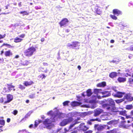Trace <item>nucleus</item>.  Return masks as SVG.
Segmentation results:
<instances>
[{"label": "nucleus", "mask_w": 133, "mask_h": 133, "mask_svg": "<svg viewBox=\"0 0 133 133\" xmlns=\"http://www.w3.org/2000/svg\"><path fill=\"white\" fill-rule=\"evenodd\" d=\"M47 115L51 116V118H48L46 119L43 122V123L45 124L46 127L48 128H51L53 126L54 124L52 123L57 120L58 118H64L65 116V114L59 112H57L56 115H54L52 111L48 112L47 113Z\"/></svg>", "instance_id": "obj_1"}, {"label": "nucleus", "mask_w": 133, "mask_h": 133, "mask_svg": "<svg viewBox=\"0 0 133 133\" xmlns=\"http://www.w3.org/2000/svg\"><path fill=\"white\" fill-rule=\"evenodd\" d=\"M95 93L96 94H97L99 93H101L102 95H104L102 97H106L109 96L110 95V93L107 91L103 92L101 89H95L94 90Z\"/></svg>", "instance_id": "obj_2"}, {"label": "nucleus", "mask_w": 133, "mask_h": 133, "mask_svg": "<svg viewBox=\"0 0 133 133\" xmlns=\"http://www.w3.org/2000/svg\"><path fill=\"white\" fill-rule=\"evenodd\" d=\"M35 51V49L34 47H31L25 51V54L27 56H30L33 54Z\"/></svg>", "instance_id": "obj_3"}, {"label": "nucleus", "mask_w": 133, "mask_h": 133, "mask_svg": "<svg viewBox=\"0 0 133 133\" xmlns=\"http://www.w3.org/2000/svg\"><path fill=\"white\" fill-rule=\"evenodd\" d=\"M72 119L71 117H69L68 118L64 119L60 123V125L62 126H65L71 122Z\"/></svg>", "instance_id": "obj_4"}, {"label": "nucleus", "mask_w": 133, "mask_h": 133, "mask_svg": "<svg viewBox=\"0 0 133 133\" xmlns=\"http://www.w3.org/2000/svg\"><path fill=\"white\" fill-rule=\"evenodd\" d=\"M76 124L75 123V124H73L71 125L70 126L69 128L68 129L65 128L64 129V131H65V132H69L68 133H76V131H73L71 132H70L71 131H72L73 129H74V128H73L74 127V126Z\"/></svg>", "instance_id": "obj_5"}, {"label": "nucleus", "mask_w": 133, "mask_h": 133, "mask_svg": "<svg viewBox=\"0 0 133 133\" xmlns=\"http://www.w3.org/2000/svg\"><path fill=\"white\" fill-rule=\"evenodd\" d=\"M89 129V128L85 126L84 124L82 123L77 128V129L79 130H82L84 131H85Z\"/></svg>", "instance_id": "obj_6"}, {"label": "nucleus", "mask_w": 133, "mask_h": 133, "mask_svg": "<svg viewBox=\"0 0 133 133\" xmlns=\"http://www.w3.org/2000/svg\"><path fill=\"white\" fill-rule=\"evenodd\" d=\"M69 21L66 18H64L59 23V24L61 27L65 25L69 22Z\"/></svg>", "instance_id": "obj_7"}, {"label": "nucleus", "mask_w": 133, "mask_h": 133, "mask_svg": "<svg viewBox=\"0 0 133 133\" xmlns=\"http://www.w3.org/2000/svg\"><path fill=\"white\" fill-rule=\"evenodd\" d=\"M13 88L11 86H9V85H7L5 86V87L3 89L2 92V93L4 94L5 93L8 92L10 91V89H9V87Z\"/></svg>", "instance_id": "obj_8"}, {"label": "nucleus", "mask_w": 133, "mask_h": 133, "mask_svg": "<svg viewBox=\"0 0 133 133\" xmlns=\"http://www.w3.org/2000/svg\"><path fill=\"white\" fill-rule=\"evenodd\" d=\"M80 46V43L78 42H73L72 48L74 49H78Z\"/></svg>", "instance_id": "obj_9"}, {"label": "nucleus", "mask_w": 133, "mask_h": 133, "mask_svg": "<svg viewBox=\"0 0 133 133\" xmlns=\"http://www.w3.org/2000/svg\"><path fill=\"white\" fill-rule=\"evenodd\" d=\"M124 95L125 93L124 92H118L116 94L114 93H113V95L114 96L118 98H121L123 96V95Z\"/></svg>", "instance_id": "obj_10"}, {"label": "nucleus", "mask_w": 133, "mask_h": 133, "mask_svg": "<svg viewBox=\"0 0 133 133\" xmlns=\"http://www.w3.org/2000/svg\"><path fill=\"white\" fill-rule=\"evenodd\" d=\"M124 98L129 101H131L133 100V98L130 94H127L124 95Z\"/></svg>", "instance_id": "obj_11"}, {"label": "nucleus", "mask_w": 133, "mask_h": 133, "mask_svg": "<svg viewBox=\"0 0 133 133\" xmlns=\"http://www.w3.org/2000/svg\"><path fill=\"white\" fill-rule=\"evenodd\" d=\"M46 119H45L44 121H42L39 119H38L37 120H36L35 121V127L36 128L37 127L38 125L40 123H42V122H43V123L45 125V127H44V128H47L46 127V126L45 125V124L43 122Z\"/></svg>", "instance_id": "obj_12"}, {"label": "nucleus", "mask_w": 133, "mask_h": 133, "mask_svg": "<svg viewBox=\"0 0 133 133\" xmlns=\"http://www.w3.org/2000/svg\"><path fill=\"white\" fill-rule=\"evenodd\" d=\"M103 111L100 109H96L95 110V116H97L101 113Z\"/></svg>", "instance_id": "obj_13"}, {"label": "nucleus", "mask_w": 133, "mask_h": 133, "mask_svg": "<svg viewBox=\"0 0 133 133\" xmlns=\"http://www.w3.org/2000/svg\"><path fill=\"white\" fill-rule=\"evenodd\" d=\"M113 13L114 15H116L117 16L121 14V12L117 9H115L113 10Z\"/></svg>", "instance_id": "obj_14"}, {"label": "nucleus", "mask_w": 133, "mask_h": 133, "mask_svg": "<svg viewBox=\"0 0 133 133\" xmlns=\"http://www.w3.org/2000/svg\"><path fill=\"white\" fill-rule=\"evenodd\" d=\"M4 54L6 56L10 57L12 55L13 53L10 50H9L5 51L4 53Z\"/></svg>", "instance_id": "obj_15"}, {"label": "nucleus", "mask_w": 133, "mask_h": 133, "mask_svg": "<svg viewBox=\"0 0 133 133\" xmlns=\"http://www.w3.org/2000/svg\"><path fill=\"white\" fill-rule=\"evenodd\" d=\"M13 96L12 95L10 94L8 95L7 96V100L8 103L11 101L13 99Z\"/></svg>", "instance_id": "obj_16"}, {"label": "nucleus", "mask_w": 133, "mask_h": 133, "mask_svg": "<svg viewBox=\"0 0 133 133\" xmlns=\"http://www.w3.org/2000/svg\"><path fill=\"white\" fill-rule=\"evenodd\" d=\"M33 83V82L31 81H24L23 83V84L26 86L30 85Z\"/></svg>", "instance_id": "obj_17"}, {"label": "nucleus", "mask_w": 133, "mask_h": 133, "mask_svg": "<svg viewBox=\"0 0 133 133\" xmlns=\"http://www.w3.org/2000/svg\"><path fill=\"white\" fill-rule=\"evenodd\" d=\"M118 74H120L119 72H118L117 73L113 72L111 73L109 75V77L111 78H113L117 76V75Z\"/></svg>", "instance_id": "obj_18"}, {"label": "nucleus", "mask_w": 133, "mask_h": 133, "mask_svg": "<svg viewBox=\"0 0 133 133\" xmlns=\"http://www.w3.org/2000/svg\"><path fill=\"white\" fill-rule=\"evenodd\" d=\"M106 83L105 82H103L99 83L97 84V86L98 87H104L106 86Z\"/></svg>", "instance_id": "obj_19"}, {"label": "nucleus", "mask_w": 133, "mask_h": 133, "mask_svg": "<svg viewBox=\"0 0 133 133\" xmlns=\"http://www.w3.org/2000/svg\"><path fill=\"white\" fill-rule=\"evenodd\" d=\"M101 118L102 120H104L108 119V115L107 113H104V114L102 115Z\"/></svg>", "instance_id": "obj_20"}, {"label": "nucleus", "mask_w": 133, "mask_h": 133, "mask_svg": "<svg viewBox=\"0 0 133 133\" xmlns=\"http://www.w3.org/2000/svg\"><path fill=\"white\" fill-rule=\"evenodd\" d=\"M81 104V103L79 102L76 101H74L71 103V105L73 107L79 105Z\"/></svg>", "instance_id": "obj_21"}, {"label": "nucleus", "mask_w": 133, "mask_h": 133, "mask_svg": "<svg viewBox=\"0 0 133 133\" xmlns=\"http://www.w3.org/2000/svg\"><path fill=\"white\" fill-rule=\"evenodd\" d=\"M0 102L4 103L5 104L6 103H8L7 102V100H6L5 98L2 97L0 99Z\"/></svg>", "instance_id": "obj_22"}, {"label": "nucleus", "mask_w": 133, "mask_h": 133, "mask_svg": "<svg viewBox=\"0 0 133 133\" xmlns=\"http://www.w3.org/2000/svg\"><path fill=\"white\" fill-rule=\"evenodd\" d=\"M117 80L119 82H123L126 81V78L119 77L118 78Z\"/></svg>", "instance_id": "obj_23"}, {"label": "nucleus", "mask_w": 133, "mask_h": 133, "mask_svg": "<svg viewBox=\"0 0 133 133\" xmlns=\"http://www.w3.org/2000/svg\"><path fill=\"white\" fill-rule=\"evenodd\" d=\"M22 40V39L18 37H16L14 39V41L16 43H18L21 42Z\"/></svg>", "instance_id": "obj_24"}, {"label": "nucleus", "mask_w": 133, "mask_h": 133, "mask_svg": "<svg viewBox=\"0 0 133 133\" xmlns=\"http://www.w3.org/2000/svg\"><path fill=\"white\" fill-rule=\"evenodd\" d=\"M108 101L109 103L110 104L114 106L115 104V102L111 98L108 99Z\"/></svg>", "instance_id": "obj_25"}, {"label": "nucleus", "mask_w": 133, "mask_h": 133, "mask_svg": "<svg viewBox=\"0 0 133 133\" xmlns=\"http://www.w3.org/2000/svg\"><path fill=\"white\" fill-rule=\"evenodd\" d=\"M0 124L4 125L5 124L4 121L2 117H0Z\"/></svg>", "instance_id": "obj_26"}, {"label": "nucleus", "mask_w": 133, "mask_h": 133, "mask_svg": "<svg viewBox=\"0 0 133 133\" xmlns=\"http://www.w3.org/2000/svg\"><path fill=\"white\" fill-rule=\"evenodd\" d=\"M87 95L88 96H90L92 94L91 90L89 89L87 90Z\"/></svg>", "instance_id": "obj_27"}, {"label": "nucleus", "mask_w": 133, "mask_h": 133, "mask_svg": "<svg viewBox=\"0 0 133 133\" xmlns=\"http://www.w3.org/2000/svg\"><path fill=\"white\" fill-rule=\"evenodd\" d=\"M133 108V106L132 105H128L126 106L125 108L128 110H130Z\"/></svg>", "instance_id": "obj_28"}, {"label": "nucleus", "mask_w": 133, "mask_h": 133, "mask_svg": "<svg viewBox=\"0 0 133 133\" xmlns=\"http://www.w3.org/2000/svg\"><path fill=\"white\" fill-rule=\"evenodd\" d=\"M45 77V76L43 74L40 75L38 76V78L39 79H42L43 78H44Z\"/></svg>", "instance_id": "obj_29"}, {"label": "nucleus", "mask_w": 133, "mask_h": 133, "mask_svg": "<svg viewBox=\"0 0 133 133\" xmlns=\"http://www.w3.org/2000/svg\"><path fill=\"white\" fill-rule=\"evenodd\" d=\"M119 114L123 116L126 115V111L124 110L123 111H121L119 112Z\"/></svg>", "instance_id": "obj_30"}, {"label": "nucleus", "mask_w": 133, "mask_h": 133, "mask_svg": "<svg viewBox=\"0 0 133 133\" xmlns=\"http://www.w3.org/2000/svg\"><path fill=\"white\" fill-rule=\"evenodd\" d=\"M124 100V99H119L115 100V101L117 103H119L122 102Z\"/></svg>", "instance_id": "obj_31"}, {"label": "nucleus", "mask_w": 133, "mask_h": 133, "mask_svg": "<svg viewBox=\"0 0 133 133\" xmlns=\"http://www.w3.org/2000/svg\"><path fill=\"white\" fill-rule=\"evenodd\" d=\"M5 36V34H4L3 35H1L0 34V39H3L4 38ZM3 42V41H2L0 40V43H2Z\"/></svg>", "instance_id": "obj_32"}, {"label": "nucleus", "mask_w": 133, "mask_h": 133, "mask_svg": "<svg viewBox=\"0 0 133 133\" xmlns=\"http://www.w3.org/2000/svg\"><path fill=\"white\" fill-rule=\"evenodd\" d=\"M5 45L9 48H10L12 46L10 45L9 44H4L1 46V47H2Z\"/></svg>", "instance_id": "obj_33"}, {"label": "nucleus", "mask_w": 133, "mask_h": 133, "mask_svg": "<svg viewBox=\"0 0 133 133\" xmlns=\"http://www.w3.org/2000/svg\"><path fill=\"white\" fill-rule=\"evenodd\" d=\"M110 17L112 19L114 20H116L117 19V17L115 15H110Z\"/></svg>", "instance_id": "obj_34"}, {"label": "nucleus", "mask_w": 133, "mask_h": 133, "mask_svg": "<svg viewBox=\"0 0 133 133\" xmlns=\"http://www.w3.org/2000/svg\"><path fill=\"white\" fill-rule=\"evenodd\" d=\"M103 107L107 109H109L111 108L110 107H109L108 105L107 104H104L103 105Z\"/></svg>", "instance_id": "obj_35"}, {"label": "nucleus", "mask_w": 133, "mask_h": 133, "mask_svg": "<svg viewBox=\"0 0 133 133\" xmlns=\"http://www.w3.org/2000/svg\"><path fill=\"white\" fill-rule=\"evenodd\" d=\"M29 63V62L27 61H25L23 63V65H28Z\"/></svg>", "instance_id": "obj_36"}, {"label": "nucleus", "mask_w": 133, "mask_h": 133, "mask_svg": "<svg viewBox=\"0 0 133 133\" xmlns=\"http://www.w3.org/2000/svg\"><path fill=\"white\" fill-rule=\"evenodd\" d=\"M107 133H116V131L115 130H112L108 131L107 132Z\"/></svg>", "instance_id": "obj_37"}, {"label": "nucleus", "mask_w": 133, "mask_h": 133, "mask_svg": "<svg viewBox=\"0 0 133 133\" xmlns=\"http://www.w3.org/2000/svg\"><path fill=\"white\" fill-rule=\"evenodd\" d=\"M9 86H11V87H13V88H11V87H9V89H10V91L11 90H13L14 91H15V89H14V86L11 85H9Z\"/></svg>", "instance_id": "obj_38"}, {"label": "nucleus", "mask_w": 133, "mask_h": 133, "mask_svg": "<svg viewBox=\"0 0 133 133\" xmlns=\"http://www.w3.org/2000/svg\"><path fill=\"white\" fill-rule=\"evenodd\" d=\"M29 97L31 98H33L35 97V95L34 94H32L29 96Z\"/></svg>", "instance_id": "obj_39"}, {"label": "nucleus", "mask_w": 133, "mask_h": 133, "mask_svg": "<svg viewBox=\"0 0 133 133\" xmlns=\"http://www.w3.org/2000/svg\"><path fill=\"white\" fill-rule=\"evenodd\" d=\"M129 82L131 84H133V79L130 78L129 79Z\"/></svg>", "instance_id": "obj_40"}, {"label": "nucleus", "mask_w": 133, "mask_h": 133, "mask_svg": "<svg viewBox=\"0 0 133 133\" xmlns=\"http://www.w3.org/2000/svg\"><path fill=\"white\" fill-rule=\"evenodd\" d=\"M19 88L23 90L25 88V87L22 85H20L19 86Z\"/></svg>", "instance_id": "obj_41"}, {"label": "nucleus", "mask_w": 133, "mask_h": 133, "mask_svg": "<svg viewBox=\"0 0 133 133\" xmlns=\"http://www.w3.org/2000/svg\"><path fill=\"white\" fill-rule=\"evenodd\" d=\"M69 103V101H66L65 102H64L63 103V105L65 106L66 105L68 104Z\"/></svg>", "instance_id": "obj_42"}, {"label": "nucleus", "mask_w": 133, "mask_h": 133, "mask_svg": "<svg viewBox=\"0 0 133 133\" xmlns=\"http://www.w3.org/2000/svg\"><path fill=\"white\" fill-rule=\"evenodd\" d=\"M73 44V42L71 43H69L67 44V46L69 47H71L72 48V45Z\"/></svg>", "instance_id": "obj_43"}, {"label": "nucleus", "mask_w": 133, "mask_h": 133, "mask_svg": "<svg viewBox=\"0 0 133 133\" xmlns=\"http://www.w3.org/2000/svg\"><path fill=\"white\" fill-rule=\"evenodd\" d=\"M85 102H90V103H94L95 102V101H89L88 100H87L85 101Z\"/></svg>", "instance_id": "obj_44"}, {"label": "nucleus", "mask_w": 133, "mask_h": 133, "mask_svg": "<svg viewBox=\"0 0 133 133\" xmlns=\"http://www.w3.org/2000/svg\"><path fill=\"white\" fill-rule=\"evenodd\" d=\"M90 121H100V119H91L90 120Z\"/></svg>", "instance_id": "obj_45"}, {"label": "nucleus", "mask_w": 133, "mask_h": 133, "mask_svg": "<svg viewBox=\"0 0 133 133\" xmlns=\"http://www.w3.org/2000/svg\"><path fill=\"white\" fill-rule=\"evenodd\" d=\"M17 113H18V111H17V110H14L12 113L15 115H16L17 114Z\"/></svg>", "instance_id": "obj_46"}, {"label": "nucleus", "mask_w": 133, "mask_h": 133, "mask_svg": "<svg viewBox=\"0 0 133 133\" xmlns=\"http://www.w3.org/2000/svg\"><path fill=\"white\" fill-rule=\"evenodd\" d=\"M21 13V14H23L24 15H27L28 14V13H27V12L25 11L22 12Z\"/></svg>", "instance_id": "obj_47"}, {"label": "nucleus", "mask_w": 133, "mask_h": 133, "mask_svg": "<svg viewBox=\"0 0 133 133\" xmlns=\"http://www.w3.org/2000/svg\"><path fill=\"white\" fill-rule=\"evenodd\" d=\"M25 36V35L24 34H22L19 36V37L22 38H23Z\"/></svg>", "instance_id": "obj_48"}, {"label": "nucleus", "mask_w": 133, "mask_h": 133, "mask_svg": "<svg viewBox=\"0 0 133 133\" xmlns=\"http://www.w3.org/2000/svg\"><path fill=\"white\" fill-rule=\"evenodd\" d=\"M82 107H85V108H89V106L88 105H83L82 106Z\"/></svg>", "instance_id": "obj_49"}, {"label": "nucleus", "mask_w": 133, "mask_h": 133, "mask_svg": "<svg viewBox=\"0 0 133 133\" xmlns=\"http://www.w3.org/2000/svg\"><path fill=\"white\" fill-rule=\"evenodd\" d=\"M92 131L91 130H89L88 131L85 132L84 133H92Z\"/></svg>", "instance_id": "obj_50"}, {"label": "nucleus", "mask_w": 133, "mask_h": 133, "mask_svg": "<svg viewBox=\"0 0 133 133\" xmlns=\"http://www.w3.org/2000/svg\"><path fill=\"white\" fill-rule=\"evenodd\" d=\"M45 117L44 115H42L41 116V118L42 119H44Z\"/></svg>", "instance_id": "obj_51"}, {"label": "nucleus", "mask_w": 133, "mask_h": 133, "mask_svg": "<svg viewBox=\"0 0 133 133\" xmlns=\"http://www.w3.org/2000/svg\"><path fill=\"white\" fill-rule=\"evenodd\" d=\"M126 117L128 119V118H131V117L130 115L127 116H126Z\"/></svg>", "instance_id": "obj_52"}, {"label": "nucleus", "mask_w": 133, "mask_h": 133, "mask_svg": "<svg viewBox=\"0 0 133 133\" xmlns=\"http://www.w3.org/2000/svg\"><path fill=\"white\" fill-rule=\"evenodd\" d=\"M77 68H78L79 69V70H80L81 68V66L79 65H78V66Z\"/></svg>", "instance_id": "obj_53"}, {"label": "nucleus", "mask_w": 133, "mask_h": 133, "mask_svg": "<svg viewBox=\"0 0 133 133\" xmlns=\"http://www.w3.org/2000/svg\"><path fill=\"white\" fill-rule=\"evenodd\" d=\"M119 60L118 61H117V62L116 61L113 60V61L112 62L114 63H117V62H119Z\"/></svg>", "instance_id": "obj_54"}, {"label": "nucleus", "mask_w": 133, "mask_h": 133, "mask_svg": "<svg viewBox=\"0 0 133 133\" xmlns=\"http://www.w3.org/2000/svg\"><path fill=\"white\" fill-rule=\"evenodd\" d=\"M33 127V124H31L29 126V128H32Z\"/></svg>", "instance_id": "obj_55"}, {"label": "nucleus", "mask_w": 133, "mask_h": 133, "mask_svg": "<svg viewBox=\"0 0 133 133\" xmlns=\"http://www.w3.org/2000/svg\"><path fill=\"white\" fill-rule=\"evenodd\" d=\"M10 118H8L7 119V121L8 122H9L10 121Z\"/></svg>", "instance_id": "obj_56"}, {"label": "nucleus", "mask_w": 133, "mask_h": 133, "mask_svg": "<svg viewBox=\"0 0 133 133\" xmlns=\"http://www.w3.org/2000/svg\"><path fill=\"white\" fill-rule=\"evenodd\" d=\"M128 76H130V74L127 73V74L125 75V76L126 77H127Z\"/></svg>", "instance_id": "obj_57"}, {"label": "nucleus", "mask_w": 133, "mask_h": 133, "mask_svg": "<svg viewBox=\"0 0 133 133\" xmlns=\"http://www.w3.org/2000/svg\"><path fill=\"white\" fill-rule=\"evenodd\" d=\"M114 41L113 40H111L110 41V42L111 43H113L114 42Z\"/></svg>", "instance_id": "obj_58"}, {"label": "nucleus", "mask_w": 133, "mask_h": 133, "mask_svg": "<svg viewBox=\"0 0 133 133\" xmlns=\"http://www.w3.org/2000/svg\"><path fill=\"white\" fill-rule=\"evenodd\" d=\"M109 123H110V124H114V121H110L109 122Z\"/></svg>", "instance_id": "obj_59"}, {"label": "nucleus", "mask_w": 133, "mask_h": 133, "mask_svg": "<svg viewBox=\"0 0 133 133\" xmlns=\"http://www.w3.org/2000/svg\"><path fill=\"white\" fill-rule=\"evenodd\" d=\"M130 50H133V46L131 47L130 48Z\"/></svg>", "instance_id": "obj_60"}, {"label": "nucleus", "mask_w": 133, "mask_h": 133, "mask_svg": "<svg viewBox=\"0 0 133 133\" xmlns=\"http://www.w3.org/2000/svg\"><path fill=\"white\" fill-rule=\"evenodd\" d=\"M131 114L133 116V110L132 111L130 112Z\"/></svg>", "instance_id": "obj_61"}, {"label": "nucleus", "mask_w": 133, "mask_h": 133, "mask_svg": "<svg viewBox=\"0 0 133 133\" xmlns=\"http://www.w3.org/2000/svg\"><path fill=\"white\" fill-rule=\"evenodd\" d=\"M88 123L89 124H91V122L90 121H88Z\"/></svg>", "instance_id": "obj_62"}, {"label": "nucleus", "mask_w": 133, "mask_h": 133, "mask_svg": "<svg viewBox=\"0 0 133 133\" xmlns=\"http://www.w3.org/2000/svg\"><path fill=\"white\" fill-rule=\"evenodd\" d=\"M19 56L18 55H16L15 56V58H18L19 57Z\"/></svg>", "instance_id": "obj_63"}, {"label": "nucleus", "mask_w": 133, "mask_h": 133, "mask_svg": "<svg viewBox=\"0 0 133 133\" xmlns=\"http://www.w3.org/2000/svg\"><path fill=\"white\" fill-rule=\"evenodd\" d=\"M3 53H4L3 50H2V51H1V55H2Z\"/></svg>", "instance_id": "obj_64"}]
</instances>
